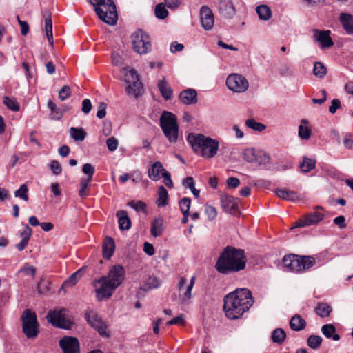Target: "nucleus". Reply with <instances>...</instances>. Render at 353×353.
Instances as JSON below:
<instances>
[{
    "mask_svg": "<svg viewBox=\"0 0 353 353\" xmlns=\"http://www.w3.org/2000/svg\"><path fill=\"white\" fill-rule=\"evenodd\" d=\"M314 74L319 78L323 77L327 72L326 68L321 62H316L313 68Z\"/></svg>",
    "mask_w": 353,
    "mask_h": 353,
    "instance_id": "obj_49",
    "label": "nucleus"
},
{
    "mask_svg": "<svg viewBox=\"0 0 353 353\" xmlns=\"http://www.w3.org/2000/svg\"><path fill=\"white\" fill-rule=\"evenodd\" d=\"M50 169L52 170L53 174L58 175L61 174L62 168L61 164L57 160H52L49 165Z\"/></svg>",
    "mask_w": 353,
    "mask_h": 353,
    "instance_id": "obj_55",
    "label": "nucleus"
},
{
    "mask_svg": "<svg viewBox=\"0 0 353 353\" xmlns=\"http://www.w3.org/2000/svg\"><path fill=\"white\" fill-rule=\"evenodd\" d=\"M270 157L268 154L261 150H257L256 160L253 163L257 165L266 166L270 163Z\"/></svg>",
    "mask_w": 353,
    "mask_h": 353,
    "instance_id": "obj_37",
    "label": "nucleus"
},
{
    "mask_svg": "<svg viewBox=\"0 0 353 353\" xmlns=\"http://www.w3.org/2000/svg\"><path fill=\"white\" fill-rule=\"evenodd\" d=\"M23 332L28 339L35 338L39 333V323L34 312L26 309L21 316Z\"/></svg>",
    "mask_w": 353,
    "mask_h": 353,
    "instance_id": "obj_8",
    "label": "nucleus"
},
{
    "mask_svg": "<svg viewBox=\"0 0 353 353\" xmlns=\"http://www.w3.org/2000/svg\"><path fill=\"white\" fill-rule=\"evenodd\" d=\"M321 332L323 335L327 339H332L334 341H339L340 336L336 334V328L332 324H325L322 326Z\"/></svg>",
    "mask_w": 353,
    "mask_h": 353,
    "instance_id": "obj_28",
    "label": "nucleus"
},
{
    "mask_svg": "<svg viewBox=\"0 0 353 353\" xmlns=\"http://www.w3.org/2000/svg\"><path fill=\"white\" fill-rule=\"evenodd\" d=\"M83 172L87 175V177H83L80 180V189L79 190V196L81 199H84L89 195L88 186L92 179L94 173V168L90 163H85L82 168Z\"/></svg>",
    "mask_w": 353,
    "mask_h": 353,
    "instance_id": "obj_11",
    "label": "nucleus"
},
{
    "mask_svg": "<svg viewBox=\"0 0 353 353\" xmlns=\"http://www.w3.org/2000/svg\"><path fill=\"white\" fill-rule=\"evenodd\" d=\"M316 161L307 157H303V162L300 165V168L303 172H308L315 168Z\"/></svg>",
    "mask_w": 353,
    "mask_h": 353,
    "instance_id": "obj_42",
    "label": "nucleus"
},
{
    "mask_svg": "<svg viewBox=\"0 0 353 353\" xmlns=\"http://www.w3.org/2000/svg\"><path fill=\"white\" fill-rule=\"evenodd\" d=\"M168 14V11L165 9V6L159 3L155 7V15L158 19H164Z\"/></svg>",
    "mask_w": 353,
    "mask_h": 353,
    "instance_id": "obj_51",
    "label": "nucleus"
},
{
    "mask_svg": "<svg viewBox=\"0 0 353 353\" xmlns=\"http://www.w3.org/2000/svg\"><path fill=\"white\" fill-rule=\"evenodd\" d=\"M37 272V269L29 263H25L19 270L18 273H24L27 276H30L34 278Z\"/></svg>",
    "mask_w": 353,
    "mask_h": 353,
    "instance_id": "obj_47",
    "label": "nucleus"
},
{
    "mask_svg": "<svg viewBox=\"0 0 353 353\" xmlns=\"http://www.w3.org/2000/svg\"><path fill=\"white\" fill-rule=\"evenodd\" d=\"M219 11L225 18L231 19L236 14V10L231 0H221L219 3Z\"/></svg>",
    "mask_w": 353,
    "mask_h": 353,
    "instance_id": "obj_18",
    "label": "nucleus"
},
{
    "mask_svg": "<svg viewBox=\"0 0 353 353\" xmlns=\"http://www.w3.org/2000/svg\"><path fill=\"white\" fill-rule=\"evenodd\" d=\"M85 319L88 323L96 330L98 331L101 336H108L106 332V325L101 319L96 314L95 312L90 311L85 314Z\"/></svg>",
    "mask_w": 353,
    "mask_h": 353,
    "instance_id": "obj_17",
    "label": "nucleus"
},
{
    "mask_svg": "<svg viewBox=\"0 0 353 353\" xmlns=\"http://www.w3.org/2000/svg\"><path fill=\"white\" fill-rule=\"evenodd\" d=\"M226 85L230 90L234 92L242 93L248 89L249 83L243 75L234 73L227 77Z\"/></svg>",
    "mask_w": 353,
    "mask_h": 353,
    "instance_id": "obj_10",
    "label": "nucleus"
},
{
    "mask_svg": "<svg viewBox=\"0 0 353 353\" xmlns=\"http://www.w3.org/2000/svg\"><path fill=\"white\" fill-rule=\"evenodd\" d=\"M256 12L261 20L267 21L272 17V11L266 5H261L256 7Z\"/></svg>",
    "mask_w": 353,
    "mask_h": 353,
    "instance_id": "obj_35",
    "label": "nucleus"
},
{
    "mask_svg": "<svg viewBox=\"0 0 353 353\" xmlns=\"http://www.w3.org/2000/svg\"><path fill=\"white\" fill-rule=\"evenodd\" d=\"M157 87L161 94V96L165 100H170L172 98L173 90L165 81V77L159 80Z\"/></svg>",
    "mask_w": 353,
    "mask_h": 353,
    "instance_id": "obj_24",
    "label": "nucleus"
},
{
    "mask_svg": "<svg viewBox=\"0 0 353 353\" xmlns=\"http://www.w3.org/2000/svg\"><path fill=\"white\" fill-rule=\"evenodd\" d=\"M3 102L8 109L12 111H19L20 109V106L18 103L15 100L10 99L9 97H4Z\"/></svg>",
    "mask_w": 353,
    "mask_h": 353,
    "instance_id": "obj_50",
    "label": "nucleus"
},
{
    "mask_svg": "<svg viewBox=\"0 0 353 353\" xmlns=\"http://www.w3.org/2000/svg\"><path fill=\"white\" fill-rule=\"evenodd\" d=\"M205 214L208 216L209 220H214L217 216V211L216 208L211 205L205 206Z\"/></svg>",
    "mask_w": 353,
    "mask_h": 353,
    "instance_id": "obj_56",
    "label": "nucleus"
},
{
    "mask_svg": "<svg viewBox=\"0 0 353 353\" xmlns=\"http://www.w3.org/2000/svg\"><path fill=\"white\" fill-rule=\"evenodd\" d=\"M221 203L223 210L231 214H237L239 213V200L228 194L221 195Z\"/></svg>",
    "mask_w": 353,
    "mask_h": 353,
    "instance_id": "obj_15",
    "label": "nucleus"
},
{
    "mask_svg": "<svg viewBox=\"0 0 353 353\" xmlns=\"http://www.w3.org/2000/svg\"><path fill=\"white\" fill-rule=\"evenodd\" d=\"M339 21L349 34H353V15L347 13H341L339 16Z\"/></svg>",
    "mask_w": 353,
    "mask_h": 353,
    "instance_id": "obj_23",
    "label": "nucleus"
},
{
    "mask_svg": "<svg viewBox=\"0 0 353 353\" xmlns=\"http://www.w3.org/2000/svg\"><path fill=\"white\" fill-rule=\"evenodd\" d=\"M48 108L50 110V118L52 119L59 120L63 117V110L58 108L52 101H48Z\"/></svg>",
    "mask_w": 353,
    "mask_h": 353,
    "instance_id": "obj_33",
    "label": "nucleus"
},
{
    "mask_svg": "<svg viewBox=\"0 0 353 353\" xmlns=\"http://www.w3.org/2000/svg\"><path fill=\"white\" fill-rule=\"evenodd\" d=\"M322 338L317 335H310L307 339V345L313 350H317L321 345Z\"/></svg>",
    "mask_w": 353,
    "mask_h": 353,
    "instance_id": "obj_44",
    "label": "nucleus"
},
{
    "mask_svg": "<svg viewBox=\"0 0 353 353\" xmlns=\"http://www.w3.org/2000/svg\"><path fill=\"white\" fill-rule=\"evenodd\" d=\"M123 73L124 74L123 80L126 83L127 85L132 83V82L134 81L139 78L136 70L134 69H131L130 70L123 69Z\"/></svg>",
    "mask_w": 353,
    "mask_h": 353,
    "instance_id": "obj_43",
    "label": "nucleus"
},
{
    "mask_svg": "<svg viewBox=\"0 0 353 353\" xmlns=\"http://www.w3.org/2000/svg\"><path fill=\"white\" fill-rule=\"evenodd\" d=\"M125 271L121 265H115L110 270L107 276L95 281L94 287L98 299L109 298L114 290L124 281Z\"/></svg>",
    "mask_w": 353,
    "mask_h": 353,
    "instance_id": "obj_3",
    "label": "nucleus"
},
{
    "mask_svg": "<svg viewBox=\"0 0 353 353\" xmlns=\"http://www.w3.org/2000/svg\"><path fill=\"white\" fill-rule=\"evenodd\" d=\"M290 327L294 331H301L306 327V321L300 315H294L290 321Z\"/></svg>",
    "mask_w": 353,
    "mask_h": 353,
    "instance_id": "obj_25",
    "label": "nucleus"
},
{
    "mask_svg": "<svg viewBox=\"0 0 353 353\" xmlns=\"http://www.w3.org/2000/svg\"><path fill=\"white\" fill-rule=\"evenodd\" d=\"M312 32L314 41L318 43L321 48H328L334 45V42L330 37V30L314 29Z\"/></svg>",
    "mask_w": 353,
    "mask_h": 353,
    "instance_id": "obj_14",
    "label": "nucleus"
},
{
    "mask_svg": "<svg viewBox=\"0 0 353 353\" xmlns=\"http://www.w3.org/2000/svg\"><path fill=\"white\" fill-rule=\"evenodd\" d=\"M69 131L71 138L75 141H83L86 137V132L81 128L72 127Z\"/></svg>",
    "mask_w": 353,
    "mask_h": 353,
    "instance_id": "obj_36",
    "label": "nucleus"
},
{
    "mask_svg": "<svg viewBox=\"0 0 353 353\" xmlns=\"http://www.w3.org/2000/svg\"><path fill=\"white\" fill-rule=\"evenodd\" d=\"M117 216H118V223L119 225V229L121 230H128L131 227V221L127 214V212L124 210L118 211L117 213Z\"/></svg>",
    "mask_w": 353,
    "mask_h": 353,
    "instance_id": "obj_26",
    "label": "nucleus"
},
{
    "mask_svg": "<svg viewBox=\"0 0 353 353\" xmlns=\"http://www.w3.org/2000/svg\"><path fill=\"white\" fill-rule=\"evenodd\" d=\"M50 283L45 279H41L37 286V291L39 294H44L50 289Z\"/></svg>",
    "mask_w": 353,
    "mask_h": 353,
    "instance_id": "obj_54",
    "label": "nucleus"
},
{
    "mask_svg": "<svg viewBox=\"0 0 353 353\" xmlns=\"http://www.w3.org/2000/svg\"><path fill=\"white\" fill-rule=\"evenodd\" d=\"M187 141L196 154L205 159L214 157L219 148L218 140L202 134L190 133L187 137Z\"/></svg>",
    "mask_w": 353,
    "mask_h": 353,
    "instance_id": "obj_4",
    "label": "nucleus"
},
{
    "mask_svg": "<svg viewBox=\"0 0 353 353\" xmlns=\"http://www.w3.org/2000/svg\"><path fill=\"white\" fill-rule=\"evenodd\" d=\"M18 22L21 26V33L23 36L27 35L29 32V25L25 21H21L19 17H17Z\"/></svg>",
    "mask_w": 353,
    "mask_h": 353,
    "instance_id": "obj_62",
    "label": "nucleus"
},
{
    "mask_svg": "<svg viewBox=\"0 0 353 353\" xmlns=\"http://www.w3.org/2000/svg\"><path fill=\"white\" fill-rule=\"evenodd\" d=\"M299 137L303 140H307L311 136V130L308 127V121L306 119L301 120L299 126Z\"/></svg>",
    "mask_w": 353,
    "mask_h": 353,
    "instance_id": "obj_29",
    "label": "nucleus"
},
{
    "mask_svg": "<svg viewBox=\"0 0 353 353\" xmlns=\"http://www.w3.org/2000/svg\"><path fill=\"white\" fill-rule=\"evenodd\" d=\"M68 353H81L80 343L77 338L68 336Z\"/></svg>",
    "mask_w": 353,
    "mask_h": 353,
    "instance_id": "obj_34",
    "label": "nucleus"
},
{
    "mask_svg": "<svg viewBox=\"0 0 353 353\" xmlns=\"http://www.w3.org/2000/svg\"><path fill=\"white\" fill-rule=\"evenodd\" d=\"M157 203L159 207H165L168 203V192L163 186H160L158 190V199Z\"/></svg>",
    "mask_w": 353,
    "mask_h": 353,
    "instance_id": "obj_32",
    "label": "nucleus"
},
{
    "mask_svg": "<svg viewBox=\"0 0 353 353\" xmlns=\"http://www.w3.org/2000/svg\"><path fill=\"white\" fill-rule=\"evenodd\" d=\"M200 21L203 28L207 31L213 28L214 17L212 10L207 6H203L200 9Z\"/></svg>",
    "mask_w": 353,
    "mask_h": 353,
    "instance_id": "obj_16",
    "label": "nucleus"
},
{
    "mask_svg": "<svg viewBox=\"0 0 353 353\" xmlns=\"http://www.w3.org/2000/svg\"><path fill=\"white\" fill-rule=\"evenodd\" d=\"M183 0H165V6L172 9H176L181 3Z\"/></svg>",
    "mask_w": 353,
    "mask_h": 353,
    "instance_id": "obj_61",
    "label": "nucleus"
},
{
    "mask_svg": "<svg viewBox=\"0 0 353 353\" xmlns=\"http://www.w3.org/2000/svg\"><path fill=\"white\" fill-rule=\"evenodd\" d=\"M115 249L114 239L106 236L103 243V256L105 259H110L113 255Z\"/></svg>",
    "mask_w": 353,
    "mask_h": 353,
    "instance_id": "obj_22",
    "label": "nucleus"
},
{
    "mask_svg": "<svg viewBox=\"0 0 353 353\" xmlns=\"http://www.w3.org/2000/svg\"><path fill=\"white\" fill-rule=\"evenodd\" d=\"M163 232V219L161 217L156 218L152 223L151 234L157 237Z\"/></svg>",
    "mask_w": 353,
    "mask_h": 353,
    "instance_id": "obj_39",
    "label": "nucleus"
},
{
    "mask_svg": "<svg viewBox=\"0 0 353 353\" xmlns=\"http://www.w3.org/2000/svg\"><path fill=\"white\" fill-rule=\"evenodd\" d=\"M163 179L164 184L169 188H173V182L171 179L170 174L166 170L163 172V175L161 176Z\"/></svg>",
    "mask_w": 353,
    "mask_h": 353,
    "instance_id": "obj_60",
    "label": "nucleus"
},
{
    "mask_svg": "<svg viewBox=\"0 0 353 353\" xmlns=\"http://www.w3.org/2000/svg\"><path fill=\"white\" fill-rule=\"evenodd\" d=\"M106 145L110 151H114L118 147V141L114 137L108 138L106 141Z\"/></svg>",
    "mask_w": 353,
    "mask_h": 353,
    "instance_id": "obj_59",
    "label": "nucleus"
},
{
    "mask_svg": "<svg viewBox=\"0 0 353 353\" xmlns=\"http://www.w3.org/2000/svg\"><path fill=\"white\" fill-rule=\"evenodd\" d=\"M42 16L44 19L45 22V31L46 37L48 42L51 46L53 45V34H52V21L51 18V13L48 10H45L42 11Z\"/></svg>",
    "mask_w": 353,
    "mask_h": 353,
    "instance_id": "obj_20",
    "label": "nucleus"
},
{
    "mask_svg": "<svg viewBox=\"0 0 353 353\" xmlns=\"http://www.w3.org/2000/svg\"><path fill=\"white\" fill-rule=\"evenodd\" d=\"M141 88V82L140 81L139 78H138L134 81L132 82V83L127 85L126 92L128 94H133L137 97L140 94Z\"/></svg>",
    "mask_w": 353,
    "mask_h": 353,
    "instance_id": "obj_38",
    "label": "nucleus"
},
{
    "mask_svg": "<svg viewBox=\"0 0 353 353\" xmlns=\"http://www.w3.org/2000/svg\"><path fill=\"white\" fill-rule=\"evenodd\" d=\"M92 103L90 99H85L82 102V112L88 114L92 110Z\"/></svg>",
    "mask_w": 353,
    "mask_h": 353,
    "instance_id": "obj_64",
    "label": "nucleus"
},
{
    "mask_svg": "<svg viewBox=\"0 0 353 353\" xmlns=\"http://www.w3.org/2000/svg\"><path fill=\"white\" fill-rule=\"evenodd\" d=\"M128 205L134 209L137 212L143 210L145 208V204L141 201H132L128 203Z\"/></svg>",
    "mask_w": 353,
    "mask_h": 353,
    "instance_id": "obj_58",
    "label": "nucleus"
},
{
    "mask_svg": "<svg viewBox=\"0 0 353 353\" xmlns=\"http://www.w3.org/2000/svg\"><path fill=\"white\" fill-rule=\"evenodd\" d=\"M159 125L168 141L170 143H176L179 139V125L176 115L163 111L159 119Z\"/></svg>",
    "mask_w": 353,
    "mask_h": 353,
    "instance_id": "obj_6",
    "label": "nucleus"
},
{
    "mask_svg": "<svg viewBox=\"0 0 353 353\" xmlns=\"http://www.w3.org/2000/svg\"><path fill=\"white\" fill-rule=\"evenodd\" d=\"M285 338L286 334L282 328H276L272 332L271 339L275 343H283Z\"/></svg>",
    "mask_w": 353,
    "mask_h": 353,
    "instance_id": "obj_40",
    "label": "nucleus"
},
{
    "mask_svg": "<svg viewBox=\"0 0 353 353\" xmlns=\"http://www.w3.org/2000/svg\"><path fill=\"white\" fill-rule=\"evenodd\" d=\"M275 193L279 198L288 201H294L297 198L295 192L285 189L278 188L275 190Z\"/></svg>",
    "mask_w": 353,
    "mask_h": 353,
    "instance_id": "obj_31",
    "label": "nucleus"
},
{
    "mask_svg": "<svg viewBox=\"0 0 353 353\" xmlns=\"http://www.w3.org/2000/svg\"><path fill=\"white\" fill-rule=\"evenodd\" d=\"M253 303L254 300L249 290L237 289L224 297L223 310L228 318L236 319L248 311Z\"/></svg>",
    "mask_w": 353,
    "mask_h": 353,
    "instance_id": "obj_1",
    "label": "nucleus"
},
{
    "mask_svg": "<svg viewBox=\"0 0 353 353\" xmlns=\"http://www.w3.org/2000/svg\"><path fill=\"white\" fill-rule=\"evenodd\" d=\"M185 323V315L184 314H180L177 316L176 317L173 318L170 321H169L167 323V325H184Z\"/></svg>",
    "mask_w": 353,
    "mask_h": 353,
    "instance_id": "obj_57",
    "label": "nucleus"
},
{
    "mask_svg": "<svg viewBox=\"0 0 353 353\" xmlns=\"http://www.w3.org/2000/svg\"><path fill=\"white\" fill-rule=\"evenodd\" d=\"M283 265L289 271L299 272L313 267L315 265V259L312 256L289 254L283 257Z\"/></svg>",
    "mask_w": 353,
    "mask_h": 353,
    "instance_id": "obj_7",
    "label": "nucleus"
},
{
    "mask_svg": "<svg viewBox=\"0 0 353 353\" xmlns=\"http://www.w3.org/2000/svg\"><path fill=\"white\" fill-rule=\"evenodd\" d=\"M191 200L190 198L183 197L179 201V207L182 214L189 213L190 208Z\"/></svg>",
    "mask_w": 353,
    "mask_h": 353,
    "instance_id": "obj_52",
    "label": "nucleus"
},
{
    "mask_svg": "<svg viewBox=\"0 0 353 353\" xmlns=\"http://www.w3.org/2000/svg\"><path fill=\"white\" fill-rule=\"evenodd\" d=\"M245 265L246 256L244 250L227 246L221 252L214 267L219 273L229 274L244 270Z\"/></svg>",
    "mask_w": 353,
    "mask_h": 353,
    "instance_id": "obj_2",
    "label": "nucleus"
},
{
    "mask_svg": "<svg viewBox=\"0 0 353 353\" xmlns=\"http://www.w3.org/2000/svg\"><path fill=\"white\" fill-rule=\"evenodd\" d=\"M332 312L331 307L327 303H319L315 308V312L321 317H327Z\"/></svg>",
    "mask_w": 353,
    "mask_h": 353,
    "instance_id": "obj_41",
    "label": "nucleus"
},
{
    "mask_svg": "<svg viewBox=\"0 0 353 353\" xmlns=\"http://www.w3.org/2000/svg\"><path fill=\"white\" fill-rule=\"evenodd\" d=\"M66 310L65 308L50 310L46 316L48 322L53 326L66 330Z\"/></svg>",
    "mask_w": 353,
    "mask_h": 353,
    "instance_id": "obj_12",
    "label": "nucleus"
},
{
    "mask_svg": "<svg viewBox=\"0 0 353 353\" xmlns=\"http://www.w3.org/2000/svg\"><path fill=\"white\" fill-rule=\"evenodd\" d=\"M99 18L109 25L116 23L118 15L112 0H90Z\"/></svg>",
    "mask_w": 353,
    "mask_h": 353,
    "instance_id": "obj_5",
    "label": "nucleus"
},
{
    "mask_svg": "<svg viewBox=\"0 0 353 353\" xmlns=\"http://www.w3.org/2000/svg\"><path fill=\"white\" fill-rule=\"evenodd\" d=\"M106 108H107V105L105 103H100L99 108H98V111L97 112V117L99 119H103L105 117Z\"/></svg>",
    "mask_w": 353,
    "mask_h": 353,
    "instance_id": "obj_63",
    "label": "nucleus"
},
{
    "mask_svg": "<svg viewBox=\"0 0 353 353\" xmlns=\"http://www.w3.org/2000/svg\"><path fill=\"white\" fill-rule=\"evenodd\" d=\"M245 125L248 128L256 132H262L266 128L264 124L257 122L254 119H247L245 121Z\"/></svg>",
    "mask_w": 353,
    "mask_h": 353,
    "instance_id": "obj_45",
    "label": "nucleus"
},
{
    "mask_svg": "<svg viewBox=\"0 0 353 353\" xmlns=\"http://www.w3.org/2000/svg\"><path fill=\"white\" fill-rule=\"evenodd\" d=\"M132 42L134 51L139 54H147L151 50L150 37L141 30H138L132 34Z\"/></svg>",
    "mask_w": 353,
    "mask_h": 353,
    "instance_id": "obj_9",
    "label": "nucleus"
},
{
    "mask_svg": "<svg viewBox=\"0 0 353 353\" xmlns=\"http://www.w3.org/2000/svg\"><path fill=\"white\" fill-rule=\"evenodd\" d=\"M82 271L83 269L81 268L74 273H73L72 274H71L70 277L68 278V285L70 284L71 285H74L81 277Z\"/></svg>",
    "mask_w": 353,
    "mask_h": 353,
    "instance_id": "obj_53",
    "label": "nucleus"
},
{
    "mask_svg": "<svg viewBox=\"0 0 353 353\" xmlns=\"http://www.w3.org/2000/svg\"><path fill=\"white\" fill-rule=\"evenodd\" d=\"M179 99L186 105L194 104L197 102V92L194 89L183 90L180 93Z\"/></svg>",
    "mask_w": 353,
    "mask_h": 353,
    "instance_id": "obj_21",
    "label": "nucleus"
},
{
    "mask_svg": "<svg viewBox=\"0 0 353 353\" xmlns=\"http://www.w3.org/2000/svg\"><path fill=\"white\" fill-rule=\"evenodd\" d=\"M258 150L254 148H247L243 151V158L249 163H253L256 160V154Z\"/></svg>",
    "mask_w": 353,
    "mask_h": 353,
    "instance_id": "obj_48",
    "label": "nucleus"
},
{
    "mask_svg": "<svg viewBox=\"0 0 353 353\" xmlns=\"http://www.w3.org/2000/svg\"><path fill=\"white\" fill-rule=\"evenodd\" d=\"M166 171L161 162L155 161L148 170V177L154 181H157L160 179V174L163 175V172Z\"/></svg>",
    "mask_w": 353,
    "mask_h": 353,
    "instance_id": "obj_19",
    "label": "nucleus"
},
{
    "mask_svg": "<svg viewBox=\"0 0 353 353\" xmlns=\"http://www.w3.org/2000/svg\"><path fill=\"white\" fill-rule=\"evenodd\" d=\"M161 284V281L156 276H149L143 283L141 289L143 291H149L152 289L158 288Z\"/></svg>",
    "mask_w": 353,
    "mask_h": 353,
    "instance_id": "obj_27",
    "label": "nucleus"
},
{
    "mask_svg": "<svg viewBox=\"0 0 353 353\" xmlns=\"http://www.w3.org/2000/svg\"><path fill=\"white\" fill-rule=\"evenodd\" d=\"M14 196L19 197L25 201H28V188L26 184H22L20 188L14 192Z\"/></svg>",
    "mask_w": 353,
    "mask_h": 353,
    "instance_id": "obj_46",
    "label": "nucleus"
},
{
    "mask_svg": "<svg viewBox=\"0 0 353 353\" xmlns=\"http://www.w3.org/2000/svg\"><path fill=\"white\" fill-rule=\"evenodd\" d=\"M196 276H192L190 279V283L187 285L185 291L183 293V296L181 299V302L183 305L188 304L190 299L192 297V290L194 285Z\"/></svg>",
    "mask_w": 353,
    "mask_h": 353,
    "instance_id": "obj_30",
    "label": "nucleus"
},
{
    "mask_svg": "<svg viewBox=\"0 0 353 353\" xmlns=\"http://www.w3.org/2000/svg\"><path fill=\"white\" fill-rule=\"evenodd\" d=\"M324 218V214L317 210L311 212L299 219L294 228L307 227L316 225Z\"/></svg>",
    "mask_w": 353,
    "mask_h": 353,
    "instance_id": "obj_13",
    "label": "nucleus"
}]
</instances>
